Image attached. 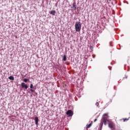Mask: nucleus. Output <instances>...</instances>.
Instances as JSON below:
<instances>
[{
    "instance_id": "nucleus-1",
    "label": "nucleus",
    "mask_w": 130,
    "mask_h": 130,
    "mask_svg": "<svg viewBox=\"0 0 130 130\" xmlns=\"http://www.w3.org/2000/svg\"><path fill=\"white\" fill-rule=\"evenodd\" d=\"M107 116H108L107 113L104 114L103 115V117H102L101 123L100 124V126L101 128H102L103 126V123L105 125H106V124H107V121H109L108 119H107V118H108Z\"/></svg>"
},
{
    "instance_id": "nucleus-2",
    "label": "nucleus",
    "mask_w": 130,
    "mask_h": 130,
    "mask_svg": "<svg viewBox=\"0 0 130 130\" xmlns=\"http://www.w3.org/2000/svg\"><path fill=\"white\" fill-rule=\"evenodd\" d=\"M75 30L76 32H80L81 31V29L82 28V24H81L80 22H77L75 23Z\"/></svg>"
},
{
    "instance_id": "nucleus-3",
    "label": "nucleus",
    "mask_w": 130,
    "mask_h": 130,
    "mask_svg": "<svg viewBox=\"0 0 130 130\" xmlns=\"http://www.w3.org/2000/svg\"><path fill=\"white\" fill-rule=\"evenodd\" d=\"M66 114L69 116H73L74 113H73V111L69 110L67 112Z\"/></svg>"
},
{
    "instance_id": "nucleus-4",
    "label": "nucleus",
    "mask_w": 130,
    "mask_h": 130,
    "mask_svg": "<svg viewBox=\"0 0 130 130\" xmlns=\"http://www.w3.org/2000/svg\"><path fill=\"white\" fill-rule=\"evenodd\" d=\"M21 87L22 88H25V89H28V85L24 82L21 83Z\"/></svg>"
},
{
    "instance_id": "nucleus-5",
    "label": "nucleus",
    "mask_w": 130,
    "mask_h": 130,
    "mask_svg": "<svg viewBox=\"0 0 130 130\" xmlns=\"http://www.w3.org/2000/svg\"><path fill=\"white\" fill-rule=\"evenodd\" d=\"M108 126L110 128H113V126H114V123L113 122H111L108 123Z\"/></svg>"
},
{
    "instance_id": "nucleus-6",
    "label": "nucleus",
    "mask_w": 130,
    "mask_h": 130,
    "mask_svg": "<svg viewBox=\"0 0 130 130\" xmlns=\"http://www.w3.org/2000/svg\"><path fill=\"white\" fill-rule=\"evenodd\" d=\"M72 9L74 10V11H76L77 10V7L76 6V2H74L72 5Z\"/></svg>"
},
{
    "instance_id": "nucleus-7",
    "label": "nucleus",
    "mask_w": 130,
    "mask_h": 130,
    "mask_svg": "<svg viewBox=\"0 0 130 130\" xmlns=\"http://www.w3.org/2000/svg\"><path fill=\"white\" fill-rule=\"evenodd\" d=\"M55 11L54 10H52L49 12V14H50V15H52L53 16H55Z\"/></svg>"
},
{
    "instance_id": "nucleus-8",
    "label": "nucleus",
    "mask_w": 130,
    "mask_h": 130,
    "mask_svg": "<svg viewBox=\"0 0 130 130\" xmlns=\"http://www.w3.org/2000/svg\"><path fill=\"white\" fill-rule=\"evenodd\" d=\"M90 126H92V122L90 124L86 125V129H88V128H90Z\"/></svg>"
},
{
    "instance_id": "nucleus-9",
    "label": "nucleus",
    "mask_w": 130,
    "mask_h": 130,
    "mask_svg": "<svg viewBox=\"0 0 130 130\" xmlns=\"http://www.w3.org/2000/svg\"><path fill=\"white\" fill-rule=\"evenodd\" d=\"M35 123L36 124H38V120H39V119H38V117H36L35 118Z\"/></svg>"
},
{
    "instance_id": "nucleus-10",
    "label": "nucleus",
    "mask_w": 130,
    "mask_h": 130,
    "mask_svg": "<svg viewBox=\"0 0 130 130\" xmlns=\"http://www.w3.org/2000/svg\"><path fill=\"white\" fill-rule=\"evenodd\" d=\"M8 79H9V80H11V81H14V80H15V78H14V76H10Z\"/></svg>"
},
{
    "instance_id": "nucleus-11",
    "label": "nucleus",
    "mask_w": 130,
    "mask_h": 130,
    "mask_svg": "<svg viewBox=\"0 0 130 130\" xmlns=\"http://www.w3.org/2000/svg\"><path fill=\"white\" fill-rule=\"evenodd\" d=\"M63 61H66L67 60V55H63Z\"/></svg>"
},
{
    "instance_id": "nucleus-12",
    "label": "nucleus",
    "mask_w": 130,
    "mask_h": 130,
    "mask_svg": "<svg viewBox=\"0 0 130 130\" xmlns=\"http://www.w3.org/2000/svg\"><path fill=\"white\" fill-rule=\"evenodd\" d=\"M24 82H25V83H27L28 82V81H29V79H27V78H25L23 79Z\"/></svg>"
},
{
    "instance_id": "nucleus-13",
    "label": "nucleus",
    "mask_w": 130,
    "mask_h": 130,
    "mask_svg": "<svg viewBox=\"0 0 130 130\" xmlns=\"http://www.w3.org/2000/svg\"><path fill=\"white\" fill-rule=\"evenodd\" d=\"M30 92H31V93H34L35 92V90H34V89H33V88H31Z\"/></svg>"
},
{
    "instance_id": "nucleus-14",
    "label": "nucleus",
    "mask_w": 130,
    "mask_h": 130,
    "mask_svg": "<svg viewBox=\"0 0 130 130\" xmlns=\"http://www.w3.org/2000/svg\"><path fill=\"white\" fill-rule=\"evenodd\" d=\"M123 120L124 122L128 120V118H123Z\"/></svg>"
},
{
    "instance_id": "nucleus-15",
    "label": "nucleus",
    "mask_w": 130,
    "mask_h": 130,
    "mask_svg": "<svg viewBox=\"0 0 130 130\" xmlns=\"http://www.w3.org/2000/svg\"><path fill=\"white\" fill-rule=\"evenodd\" d=\"M30 89H34L33 84H30Z\"/></svg>"
},
{
    "instance_id": "nucleus-16",
    "label": "nucleus",
    "mask_w": 130,
    "mask_h": 130,
    "mask_svg": "<svg viewBox=\"0 0 130 130\" xmlns=\"http://www.w3.org/2000/svg\"><path fill=\"white\" fill-rule=\"evenodd\" d=\"M95 105H96L97 106H99V103L96 102V103H95Z\"/></svg>"
},
{
    "instance_id": "nucleus-17",
    "label": "nucleus",
    "mask_w": 130,
    "mask_h": 130,
    "mask_svg": "<svg viewBox=\"0 0 130 130\" xmlns=\"http://www.w3.org/2000/svg\"><path fill=\"white\" fill-rule=\"evenodd\" d=\"M124 79H127V76H125V77H124Z\"/></svg>"
},
{
    "instance_id": "nucleus-18",
    "label": "nucleus",
    "mask_w": 130,
    "mask_h": 130,
    "mask_svg": "<svg viewBox=\"0 0 130 130\" xmlns=\"http://www.w3.org/2000/svg\"><path fill=\"white\" fill-rule=\"evenodd\" d=\"M109 69L110 71H111V67H109Z\"/></svg>"
},
{
    "instance_id": "nucleus-19",
    "label": "nucleus",
    "mask_w": 130,
    "mask_h": 130,
    "mask_svg": "<svg viewBox=\"0 0 130 130\" xmlns=\"http://www.w3.org/2000/svg\"><path fill=\"white\" fill-rule=\"evenodd\" d=\"M96 121H97V119H95L94 120V122H96Z\"/></svg>"
},
{
    "instance_id": "nucleus-20",
    "label": "nucleus",
    "mask_w": 130,
    "mask_h": 130,
    "mask_svg": "<svg viewBox=\"0 0 130 130\" xmlns=\"http://www.w3.org/2000/svg\"><path fill=\"white\" fill-rule=\"evenodd\" d=\"M108 1H109V2H111V0H108Z\"/></svg>"
},
{
    "instance_id": "nucleus-21",
    "label": "nucleus",
    "mask_w": 130,
    "mask_h": 130,
    "mask_svg": "<svg viewBox=\"0 0 130 130\" xmlns=\"http://www.w3.org/2000/svg\"><path fill=\"white\" fill-rule=\"evenodd\" d=\"M90 48H92V46H90Z\"/></svg>"
},
{
    "instance_id": "nucleus-22",
    "label": "nucleus",
    "mask_w": 130,
    "mask_h": 130,
    "mask_svg": "<svg viewBox=\"0 0 130 130\" xmlns=\"http://www.w3.org/2000/svg\"><path fill=\"white\" fill-rule=\"evenodd\" d=\"M102 129V128H101L100 130Z\"/></svg>"
}]
</instances>
